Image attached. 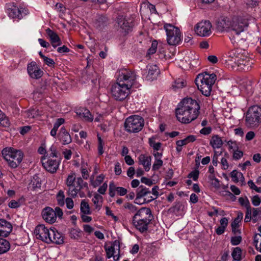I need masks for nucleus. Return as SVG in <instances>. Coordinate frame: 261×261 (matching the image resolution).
I'll use <instances>...</instances> for the list:
<instances>
[{
	"label": "nucleus",
	"instance_id": "obj_3",
	"mask_svg": "<svg viewBox=\"0 0 261 261\" xmlns=\"http://www.w3.org/2000/svg\"><path fill=\"white\" fill-rule=\"evenodd\" d=\"M216 80V75L214 73L209 74L206 72L199 74L195 80L196 84L202 94L209 96L212 91V86Z\"/></svg>",
	"mask_w": 261,
	"mask_h": 261
},
{
	"label": "nucleus",
	"instance_id": "obj_23",
	"mask_svg": "<svg viewBox=\"0 0 261 261\" xmlns=\"http://www.w3.org/2000/svg\"><path fill=\"white\" fill-rule=\"evenodd\" d=\"M120 81H126V84H130L131 86L133 83L136 79V74L131 71L125 70L124 72H122L119 77Z\"/></svg>",
	"mask_w": 261,
	"mask_h": 261
},
{
	"label": "nucleus",
	"instance_id": "obj_5",
	"mask_svg": "<svg viewBox=\"0 0 261 261\" xmlns=\"http://www.w3.org/2000/svg\"><path fill=\"white\" fill-rule=\"evenodd\" d=\"M144 124V119L142 117L133 115L126 118L124 123V127L127 132L136 133L142 130Z\"/></svg>",
	"mask_w": 261,
	"mask_h": 261
},
{
	"label": "nucleus",
	"instance_id": "obj_17",
	"mask_svg": "<svg viewBox=\"0 0 261 261\" xmlns=\"http://www.w3.org/2000/svg\"><path fill=\"white\" fill-rule=\"evenodd\" d=\"M27 70L29 75L35 79L40 78L43 74V71L37 66L35 62H32L28 65Z\"/></svg>",
	"mask_w": 261,
	"mask_h": 261
},
{
	"label": "nucleus",
	"instance_id": "obj_26",
	"mask_svg": "<svg viewBox=\"0 0 261 261\" xmlns=\"http://www.w3.org/2000/svg\"><path fill=\"white\" fill-rule=\"evenodd\" d=\"M12 230V224L10 222L5 220L3 225L0 227V237H8Z\"/></svg>",
	"mask_w": 261,
	"mask_h": 261
},
{
	"label": "nucleus",
	"instance_id": "obj_10",
	"mask_svg": "<svg viewBox=\"0 0 261 261\" xmlns=\"http://www.w3.org/2000/svg\"><path fill=\"white\" fill-rule=\"evenodd\" d=\"M50 229L49 230L43 224L37 225L34 232L37 239H39L48 244L50 243L51 241L50 238Z\"/></svg>",
	"mask_w": 261,
	"mask_h": 261
},
{
	"label": "nucleus",
	"instance_id": "obj_33",
	"mask_svg": "<svg viewBox=\"0 0 261 261\" xmlns=\"http://www.w3.org/2000/svg\"><path fill=\"white\" fill-rule=\"evenodd\" d=\"M69 233L71 239L79 241L82 238L83 233L80 229L71 228L69 230Z\"/></svg>",
	"mask_w": 261,
	"mask_h": 261
},
{
	"label": "nucleus",
	"instance_id": "obj_11",
	"mask_svg": "<svg viewBox=\"0 0 261 261\" xmlns=\"http://www.w3.org/2000/svg\"><path fill=\"white\" fill-rule=\"evenodd\" d=\"M41 163L44 168L51 173L56 172L60 163V159H53L50 158H42Z\"/></svg>",
	"mask_w": 261,
	"mask_h": 261
},
{
	"label": "nucleus",
	"instance_id": "obj_62",
	"mask_svg": "<svg viewBox=\"0 0 261 261\" xmlns=\"http://www.w3.org/2000/svg\"><path fill=\"white\" fill-rule=\"evenodd\" d=\"M248 185L251 189L255 190V191H256L257 192H261V188H258L257 186H256L254 182L252 181V180H249L248 181Z\"/></svg>",
	"mask_w": 261,
	"mask_h": 261
},
{
	"label": "nucleus",
	"instance_id": "obj_64",
	"mask_svg": "<svg viewBox=\"0 0 261 261\" xmlns=\"http://www.w3.org/2000/svg\"><path fill=\"white\" fill-rule=\"evenodd\" d=\"M65 122V119L62 118H58L56 120V122L54 125V127L57 128H58Z\"/></svg>",
	"mask_w": 261,
	"mask_h": 261
},
{
	"label": "nucleus",
	"instance_id": "obj_32",
	"mask_svg": "<svg viewBox=\"0 0 261 261\" xmlns=\"http://www.w3.org/2000/svg\"><path fill=\"white\" fill-rule=\"evenodd\" d=\"M223 143L221 138L218 135H214L212 137L210 141V144L213 148H220Z\"/></svg>",
	"mask_w": 261,
	"mask_h": 261
},
{
	"label": "nucleus",
	"instance_id": "obj_20",
	"mask_svg": "<svg viewBox=\"0 0 261 261\" xmlns=\"http://www.w3.org/2000/svg\"><path fill=\"white\" fill-rule=\"evenodd\" d=\"M46 33L50 39L52 46L54 48H56L58 46L62 44L61 40L56 32L49 28H47L46 30Z\"/></svg>",
	"mask_w": 261,
	"mask_h": 261
},
{
	"label": "nucleus",
	"instance_id": "obj_22",
	"mask_svg": "<svg viewBox=\"0 0 261 261\" xmlns=\"http://www.w3.org/2000/svg\"><path fill=\"white\" fill-rule=\"evenodd\" d=\"M117 23L122 31L125 33H128L133 27L132 22H128L123 16H119L117 18Z\"/></svg>",
	"mask_w": 261,
	"mask_h": 261
},
{
	"label": "nucleus",
	"instance_id": "obj_57",
	"mask_svg": "<svg viewBox=\"0 0 261 261\" xmlns=\"http://www.w3.org/2000/svg\"><path fill=\"white\" fill-rule=\"evenodd\" d=\"M243 155V151L237 149L234 150L233 153V159L235 160H238L241 159Z\"/></svg>",
	"mask_w": 261,
	"mask_h": 261
},
{
	"label": "nucleus",
	"instance_id": "obj_40",
	"mask_svg": "<svg viewBox=\"0 0 261 261\" xmlns=\"http://www.w3.org/2000/svg\"><path fill=\"white\" fill-rule=\"evenodd\" d=\"M242 250L240 247H236L233 248L231 255L233 260L239 261L242 259Z\"/></svg>",
	"mask_w": 261,
	"mask_h": 261
},
{
	"label": "nucleus",
	"instance_id": "obj_31",
	"mask_svg": "<svg viewBox=\"0 0 261 261\" xmlns=\"http://www.w3.org/2000/svg\"><path fill=\"white\" fill-rule=\"evenodd\" d=\"M108 20V19L107 17L102 15L99 16L96 19L95 25L97 29L101 30L107 25Z\"/></svg>",
	"mask_w": 261,
	"mask_h": 261
},
{
	"label": "nucleus",
	"instance_id": "obj_6",
	"mask_svg": "<svg viewBox=\"0 0 261 261\" xmlns=\"http://www.w3.org/2000/svg\"><path fill=\"white\" fill-rule=\"evenodd\" d=\"M130 87L131 85L129 84L115 83L111 88L112 97L116 100H123L128 95Z\"/></svg>",
	"mask_w": 261,
	"mask_h": 261
},
{
	"label": "nucleus",
	"instance_id": "obj_60",
	"mask_svg": "<svg viewBox=\"0 0 261 261\" xmlns=\"http://www.w3.org/2000/svg\"><path fill=\"white\" fill-rule=\"evenodd\" d=\"M49 157L51 158V157H58L57 155V148L55 146L52 145L51 147L49 149Z\"/></svg>",
	"mask_w": 261,
	"mask_h": 261
},
{
	"label": "nucleus",
	"instance_id": "obj_13",
	"mask_svg": "<svg viewBox=\"0 0 261 261\" xmlns=\"http://www.w3.org/2000/svg\"><path fill=\"white\" fill-rule=\"evenodd\" d=\"M120 241L115 240L112 245L108 248H106L107 257L108 258L113 257L115 261H118L120 258Z\"/></svg>",
	"mask_w": 261,
	"mask_h": 261
},
{
	"label": "nucleus",
	"instance_id": "obj_42",
	"mask_svg": "<svg viewBox=\"0 0 261 261\" xmlns=\"http://www.w3.org/2000/svg\"><path fill=\"white\" fill-rule=\"evenodd\" d=\"M0 124L3 126L8 127L10 125L9 118L0 110Z\"/></svg>",
	"mask_w": 261,
	"mask_h": 261
},
{
	"label": "nucleus",
	"instance_id": "obj_55",
	"mask_svg": "<svg viewBox=\"0 0 261 261\" xmlns=\"http://www.w3.org/2000/svg\"><path fill=\"white\" fill-rule=\"evenodd\" d=\"M27 115L29 118H34L38 115V110H36L35 109L29 110L27 112Z\"/></svg>",
	"mask_w": 261,
	"mask_h": 261
},
{
	"label": "nucleus",
	"instance_id": "obj_39",
	"mask_svg": "<svg viewBox=\"0 0 261 261\" xmlns=\"http://www.w3.org/2000/svg\"><path fill=\"white\" fill-rule=\"evenodd\" d=\"M81 212L85 215H90L91 212L90 210V206L85 200H83L81 203Z\"/></svg>",
	"mask_w": 261,
	"mask_h": 261
},
{
	"label": "nucleus",
	"instance_id": "obj_16",
	"mask_svg": "<svg viewBox=\"0 0 261 261\" xmlns=\"http://www.w3.org/2000/svg\"><path fill=\"white\" fill-rule=\"evenodd\" d=\"M212 24L208 20L201 21L197 23L195 28V32L200 36H207L211 33Z\"/></svg>",
	"mask_w": 261,
	"mask_h": 261
},
{
	"label": "nucleus",
	"instance_id": "obj_58",
	"mask_svg": "<svg viewBox=\"0 0 261 261\" xmlns=\"http://www.w3.org/2000/svg\"><path fill=\"white\" fill-rule=\"evenodd\" d=\"M251 202L252 204L256 206L259 205L261 200L258 195H256L251 198Z\"/></svg>",
	"mask_w": 261,
	"mask_h": 261
},
{
	"label": "nucleus",
	"instance_id": "obj_8",
	"mask_svg": "<svg viewBox=\"0 0 261 261\" xmlns=\"http://www.w3.org/2000/svg\"><path fill=\"white\" fill-rule=\"evenodd\" d=\"M261 108L257 106L250 107L246 114L245 121L248 125H255L259 122Z\"/></svg>",
	"mask_w": 261,
	"mask_h": 261
},
{
	"label": "nucleus",
	"instance_id": "obj_48",
	"mask_svg": "<svg viewBox=\"0 0 261 261\" xmlns=\"http://www.w3.org/2000/svg\"><path fill=\"white\" fill-rule=\"evenodd\" d=\"M239 202L242 206H245L246 208L251 207L249 201L247 197H245V198L243 197H240L239 198Z\"/></svg>",
	"mask_w": 261,
	"mask_h": 261
},
{
	"label": "nucleus",
	"instance_id": "obj_46",
	"mask_svg": "<svg viewBox=\"0 0 261 261\" xmlns=\"http://www.w3.org/2000/svg\"><path fill=\"white\" fill-rule=\"evenodd\" d=\"M260 237L261 234L260 233L255 234L253 237V241L252 243L253 245L255 247L256 250L260 252H261V243L259 244V246H258L257 244Z\"/></svg>",
	"mask_w": 261,
	"mask_h": 261
},
{
	"label": "nucleus",
	"instance_id": "obj_12",
	"mask_svg": "<svg viewBox=\"0 0 261 261\" xmlns=\"http://www.w3.org/2000/svg\"><path fill=\"white\" fill-rule=\"evenodd\" d=\"M82 189H85L86 191L88 190V183L84 181L83 179L79 177L76 178L73 188L68 189V194L73 198H75L76 197L78 192Z\"/></svg>",
	"mask_w": 261,
	"mask_h": 261
},
{
	"label": "nucleus",
	"instance_id": "obj_61",
	"mask_svg": "<svg viewBox=\"0 0 261 261\" xmlns=\"http://www.w3.org/2000/svg\"><path fill=\"white\" fill-rule=\"evenodd\" d=\"M104 176L101 174L97 177L96 180L93 183V185L94 187L99 185L103 180Z\"/></svg>",
	"mask_w": 261,
	"mask_h": 261
},
{
	"label": "nucleus",
	"instance_id": "obj_21",
	"mask_svg": "<svg viewBox=\"0 0 261 261\" xmlns=\"http://www.w3.org/2000/svg\"><path fill=\"white\" fill-rule=\"evenodd\" d=\"M58 138L63 145L69 144L72 142L70 135L64 127H61L58 135Z\"/></svg>",
	"mask_w": 261,
	"mask_h": 261
},
{
	"label": "nucleus",
	"instance_id": "obj_28",
	"mask_svg": "<svg viewBox=\"0 0 261 261\" xmlns=\"http://www.w3.org/2000/svg\"><path fill=\"white\" fill-rule=\"evenodd\" d=\"M148 69V73L146 76L148 80H153L159 73L158 67L155 65H149L147 67Z\"/></svg>",
	"mask_w": 261,
	"mask_h": 261
},
{
	"label": "nucleus",
	"instance_id": "obj_15",
	"mask_svg": "<svg viewBox=\"0 0 261 261\" xmlns=\"http://www.w3.org/2000/svg\"><path fill=\"white\" fill-rule=\"evenodd\" d=\"M248 26L247 22L241 18H233L231 21L230 30L232 31L237 35H239L243 32Z\"/></svg>",
	"mask_w": 261,
	"mask_h": 261
},
{
	"label": "nucleus",
	"instance_id": "obj_19",
	"mask_svg": "<svg viewBox=\"0 0 261 261\" xmlns=\"http://www.w3.org/2000/svg\"><path fill=\"white\" fill-rule=\"evenodd\" d=\"M43 219L47 223L52 224L56 220V215L54 210L50 207H46L42 211Z\"/></svg>",
	"mask_w": 261,
	"mask_h": 261
},
{
	"label": "nucleus",
	"instance_id": "obj_35",
	"mask_svg": "<svg viewBox=\"0 0 261 261\" xmlns=\"http://www.w3.org/2000/svg\"><path fill=\"white\" fill-rule=\"evenodd\" d=\"M150 193L151 191L148 188H146L143 185H141L136 191V196H137L138 198H142L147 196L148 194H150Z\"/></svg>",
	"mask_w": 261,
	"mask_h": 261
},
{
	"label": "nucleus",
	"instance_id": "obj_2",
	"mask_svg": "<svg viewBox=\"0 0 261 261\" xmlns=\"http://www.w3.org/2000/svg\"><path fill=\"white\" fill-rule=\"evenodd\" d=\"M153 217L150 208L142 207L133 216L132 222L137 230L143 233L148 230Z\"/></svg>",
	"mask_w": 261,
	"mask_h": 261
},
{
	"label": "nucleus",
	"instance_id": "obj_44",
	"mask_svg": "<svg viewBox=\"0 0 261 261\" xmlns=\"http://www.w3.org/2000/svg\"><path fill=\"white\" fill-rule=\"evenodd\" d=\"M155 138L154 137H152L151 138L149 139V145L153 148L154 150H159L162 145V144L160 142L155 143Z\"/></svg>",
	"mask_w": 261,
	"mask_h": 261
},
{
	"label": "nucleus",
	"instance_id": "obj_59",
	"mask_svg": "<svg viewBox=\"0 0 261 261\" xmlns=\"http://www.w3.org/2000/svg\"><path fill=\"white\" fill-rule=\"evenodd\" d=\"M102 199V197L101 196H100V195L98 194H96L94 197L92 199V201L94 203V204H96V208H98V209L99 210L100 208V206L99 205H98L97 204L98 203V201L99 199Z\"/></svg>",
	"mask_w": 261,
	"mask_h": 261
},
{
	"label": "nucleus",
	"instance_id": "obj_49",
	"mask_svg": "<svg viewBox=\"0 0 261 261\" xmlns=\"http://www.w3.org/2000/svg\"><path fill=\"white\" fill-rule=\"evenodd\" d=\"M141 198H138L137 196H136V199L135 200V203H136V204L140 205V204H142L143 203H149L150 202H151L152 200L155 199V198H153V197H152V196H151L150 197V199H147V198H144L143 199V201H141V200H140Z\"/></svg>",
	"mask_w": 261,
	"mask_h": 261
},
{
	"label": "nucleus",
	"instance_id": "obj_45",
	"mask_svg": "<svg viewBox=\"0 0 261 261\" xmlns=\"http://www.w3.org/2000/svg\"><path fill=\"white\" fill-rule=\"evenodd\" d=\"M241 55H240L238 53L237 50H232L228 53V58H231V59L229 61L231 62H234V61H237V59H239V57H240Z\"/></svg>",
	"mask_w": 261,
	"mask_h": 261
},
{
	"label": "nucleus",
	"instance_id": "obj_37",
	"mask_svg": "<svg viewBox=\"0 0 261 261\" xmlns=\"http://www.w3.org/2000/svg\"><path fill=\"white\" fill-rule=\"evenodd\" d=\"M231 177L232 180L235 182H238L239 180L243 181L244 180V177L243 174L238 172L236 170H233L230 173Z\"/></svg>",
	"mask_w": 261,
	"mask_h": 261
},
{
	"label": "nucleus",
	"instance_id": "obj_53",
	"mask_svg": "<svg viewBox=\"0 0 261 261\" xmlns=\"http://www.w3.org/2000/svg\"><path fill=\"white\" fill-rule=\"evenodd\" d=\"M242 241V237L241 236H235L231 238L230 242L232 245H238Z\"/></svg>",
	"mask_w": 261,
	"mask_h": 261
},
{
	"label": "nucleus",
	"instance_id": "obj_29",
	"mask_svg": "<svg viewBox=\"0 0 261 261\" xmlns=\"http://www.w3.org/2000/svg\"><path fill=\"white\" fill-rule=\"evenodd\" d=\"M148 9L150 13L156 14L157 13L155 6L149 3H144L141 5L140 13H144L146 10Z\"/></svg>",
	"mask_w": 261,
	"mask_h": 261
},
{
	"label": "nucleus",
	"instance_id": "obj_14",
	"mask_svg": "<svg viewBox=\"0 0 261 261\" xmlns=\"http://www.w3.org/2000/svg\"><path fill=\"white\" fill-rule=\"evenodd\" d=\"M8 13L9 16L12 18L21 19L23 15H26L28 13V10L23 8H18L13 4L8 5Z\"/></svg>",
	"mask_w": 261,
	"mask_h": 261
},
{
	"label": "nucleus",
	"instance_id": "obj_41",
	"mask_svg": "<svg viewBox=\"0 0 261 261\" xmlns=\"http://www.w3.org/2000/svg\"><path fill=\"white\" fill-rule=\"evenodd\" d=\"M186 83L184 79H178L175 80L174 84L172 85L173 89L176 90V89H180L185 87Z\"/></svg>",
	"mask_w": 261,
	"mask_h": 261
},
{
	"label": "nucleus",
	"instance_id": "obj_63",
	"mask_svg": "<svg viewBox=\"0 0 261 261\" xmlns=\"http://www.w3.org/2000/svg\"><path fill=\"white\" fill-rule=\"evenodd\" d=\"M124 207L128 209L132 213H134L137 210V208L135 205L129 203H126L124 205Z\"/></svg>",
	"mask_w": 261,
	"mask_h": 261
},
{
	"label": "nucleus",
	"instance_id": "obj_34",
	"mask_svg": "<svg viewBox=\"0 0 261 261\" xmlns=\"http://www.w3.org/2000/svg\"><path fill=\"white\" fill-rule=\"evenodd\" d=\"M29 185L32 187L34 190L40 188L41 186L40 178L37 175H34L31 178Z\"/></svg>",
	"mask_w": 261,
	"mask_h": 261
},
{
	"label": "nucleus",
	"instance_id": "obj_30",
	"mask_svg": "<svg viewBox=\"0 0 261 261\" xmlns=\"http://www.w3.org/2000/svg\"><path fill=\"white\" fill-rule=\"evenodd\" d=\"M184 205L180 201H176L174 204L169 209V212L176 215L178 214L181 211H183Z\"/></svg>",
	"mask_w": 261,
	"mask_h": 261
},
{
	"label": "nucleus",
	"instance_id": "obj_7",
	"mask_svg": "<svg viewBox=\"0 0 261 261\" xmlns=\"http://www.w3.org/2000/svg\"><path fill=\"white\" fill-rule=\"evenodd\" d=\"M164 28L166 32L168 43L170 45L178 44L181 40L179 29L171 24H165Z\"/></svg>",
	"mask_w": 261,
	"mask_h": 261
},
{
	"label": "nucleus",
	"instance_id": "obj_9",
	"mask_svg": "<svg viewBox=\"0 0 261 261\" xmlns=\"http://www.w3.org/2000/svg\"><path fill=\"white\" fill-rule=\"evenodd\" d=\"M252 64L248 57L241 55L237 61H234V63H232L231 66L233 69L236 68V70L245 71L251 68Z\"/></svg>",
	"mask_w": 261,
	"mask_h": 261
},
{
	"label": "nucleus",
	"instance_id": "obj_56",
	"mask_svg": "<svg viewBox=\"0 0 261 261\" xmlns=\"http://www.w3.org/2000/svg\"><path fill=\"white\" fill-rule=\"evenodd\" d=\"M196 137L194 135H189L187 136L186 138L182 140L184 143L185 145H187L189 143L193 142L195 141Z\"/></svg>",
	"mask_w": 261,
	"mask_h": 261
},
{
	"label": "nucleus",
	"instance_id": "obj_1",
	"mask_svg": "<svg viewBox=\"0 0 261 261\" xmlns=\"http://www.w3.org/2000/svg\"><path fill=\"white\" fill-rule=\"evenodd\" d=\"M200 106L197 101L191 98H185L175 110L178 120L183 123H189L196 119L199 114Z\"/></svg>",
	"mask_w": 261,
	"mask_h": 261
},
{
	"label": "nucleus",
	"instance_id": "obj_25",
	"mask_svg": "<svg viewBox=\"0 0 261 261\" xmlns=\"http://www.w3.org/2000/svg\"><path fill=\"white\" fill-rule=\"evenodd\" d=\"M139 162L142 165L146 171H148L150 168L151 157L141 154L138 157Z\"/></svg>",
	"mask_w": 261,
	"mask_h": 261
},
{
	"label": "nucleus",
	"instance_id": "obj_27",
	"mask_svg": "<svg viewBox=\"0 0 261 261\" xmlns=\"http://www.w3.org/2000/svg\"><path fill=\"white\" fill-rule=\"evenodd\" d=\"M76 113L77 115L79 116L80 117L84 118L86 120L89 122L93 121V117L90 111L85 108H81L77 109L76 110Z\"/></svg>",
	"mask_w": 261,
	"mask_h": 261
},
{
	"label": "nucleus",
	"instance_id": "obj_54",
	"mask_svg": "<svg viewBox=\"0 0 261 261\" xmlns=\"http://www.w3.org/2000/svg\"><path fill=\"white\" fill-rule=\"evenodd\" d=\"M199 173V171L196 169L194 171L191 172L189 174L188 177L192 178L194 181H197L198 178Z\"/></svg>",
	"mask_w": 261,
	"mask_h": 261
},
{
	"label": "nucleus",
	"instance_id": "obj_52",
	"mask_svg": "<svg viewBox=\"0 0 261 261\" xmlns=\"http://www.w3.org/2000/svg\"><path fill=\"white\" fill-rule=\"evenodd\" d=\"M97 137H98V154L99 155H101L103 153V142L102 139L99 136V135H97Z\"/></svg>",
	"mask_w": 261,
	"mask_h": 261
},
{
	"label": "nucleus",
	"instance_id": "obj_47",
	"mask_svg": "<svg viewBox=\"0 0 261 261\" xmlns=\"http://www.w3.org/2000/svg\"><path fill=\"white\" fill-rule=\"evenodd\" d=\"M243 214L242 212H239L238 213V216L235 218L234 221L231 223V226L233 228H235L236 227H239V223L243 218Z\"/></svg>",
	"mask_w": 261,
	"mask_h": 261
},
{
	"label": "nucleus",
	"instance_id": "obj_36",
	"mask_svg": "<svg viewBox=\"0 0 261 261\" xmlns=\"http://www.w3.org/2000/svg\"><path fill=\"white\" fill-rule=\"evenodd\" d=\"M10 248L9 242L5 239L0 238V254L7 252Z\"/></svg>",
	"mask_w": 261,
	"mask_h": 261
},
{
	"label": "nucleus",
	"instance_id": "obj_43",
	"mask_svg": "<svg viewBox=\"0 0 261 261\" xmlns=\"http://www.w3.org/2000/svg\"><path fill=\"white\" fill-rule=\"evenodd\" d=\"M57 200L58 201V204L61 206H62L65 204V195L64 192L62 190L59 191L57 195Z\"/></svg>",
	"mask_w": 261,
	"mask_h": 261
},
{
	"label": "nucleus",
	"instance_id": "obj_50",
	"mask_svg": "<svg viewBox=\"0 0 261 261\" xmlns=\"http://www.w3.org/2000/svg\"><path fill=\"white\" fill-rule=\"evenodd\" d=\"M158 46V42L156 40L152 41L151 46L148 49L147 54L152 55L156 52Z\"/></svg>",
	"mask_w": 261,
	"mask_h": 261
},
{
	"label": "nucleus",
	"instance_id": "obj_18",
	"mask_svg": "<svg viewBox=\"0 0 261 261\" xmlns=\"http://www.w3.org/2000/svg\"><path fill=\"white\" fill-rule=\"evenodd\" d=\"M231 21L225 16H222L216 21V28L219 32L228 31L230 30Z\"/></svg>",
	"mask_w": 261,
	"mask_h": 261
},
{
	"label": "nucleus",
	"instance_id": "obj_51",
	"mask_svg": "<svg viewBox=\"0 0 261 261\" xmlns=\"http://www.w3.org/2000/svg\"><path fill=\"white\" fill-rule=\"evenodd\" d=\"M163 162L161 159L155 160L152 166V170H158L163 166Z\"/></svg>",
	"mask_w": 261,
	"mask_h": 261
},
{
	"label": "nucleus",
	"instance_id": "obj_4",
	"mask_svg": "<svg viewBox=\"0 0 261 261\" xmlns=\"http://www.w3.org/2000/svg\"><path fill=\"white\" fill-rule=\"evenodd\" d=\"M2 153L9 166L12 168H17L20 164L24 156L22 151L12 147L3 149Z\"/></svg>",
	"mask_w": 261,
	"mask_h": 261
},
{
	"label": "nucleus",
	"instance_id": "obj_38",
	"mask_svg": "<svg viewBox=\"0 0 261 261\" xmlns=\"http://www.w3.org/2000/svg\"><path fill=\"white\" fill-rule=\"evenodd\" d=\"M76 178H76L75 174L74 173H72L68 175L66 181V184L67 186L68 187V189L70 188H73Z\"/></svg>",
	"mask_w": 261,
	"mask_h": 261
},
{
	"label": "nucleus",
	"instance_id": "obj_24",
	"mask_svg": "<svg viewBox=\"0 0 261 261\" xmlns=\"http://www.w3.org/2000/svg\"><path fill=\"white\" fill-rule=\"evenodd\" d=\"M50 235H53V237L50 236L51 243L57 244H62L64 243V237L56 228H50Z\"/></svg>",
	"mask_w": 261,
	"mask_h": 261
}]
</instances>
